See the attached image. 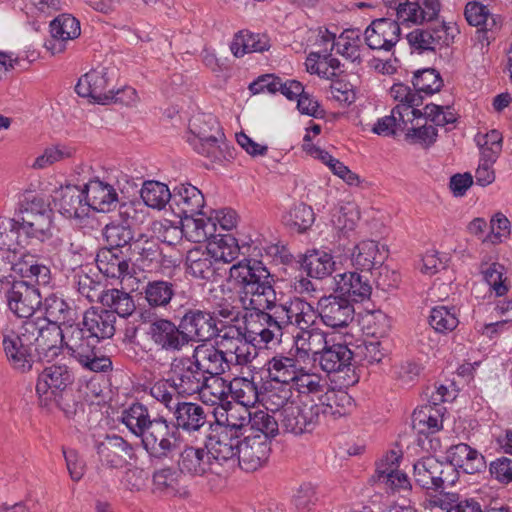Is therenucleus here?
I'll list each match as a JSON object with an SVG mask.
<instances>
[{"label": "nucleus", "instance_id": "c9c22d12", "mask_svg": "<svg viewBox=\"0 0 512 512\" xmlns=\"http://www.w3.org/2000/svg\"><path fill=\"white\" fill-rule=\"evenodd\" d=\"M336 290L341 296L355 302H362L371 295L372 287L366 275L357 272H345L335 276Z\"/></svg>", "mask_w": 512, "mask_h": 512}, {"label": "nucleus", "instance_id": "f3484780", "mask_svg": "<svg viewBox=\"0 0 512 512\" xmlns=\"http://www.w3.org/2000/svg\"><path fill=\"white\" fill-rule=\"evenodd\" d=\"M180 327L190 341L206 342L218 334L216 319L207 310L189 308L180 319Z\"/></svg>", "mask_w": 512, "mask_h": 512}, {"label": "nucleus", "instance_id": "e433bc0d", "mask_svg": "<svg viewBox=\"0 0 512 512\" xmlns=\"http://www.w3.org/2000/svg\"><path fill=\"white\" fill-rule=\"evenodd\" d=\"M325 382L321 375L312 373L302 366V371H298L296 377L290 383L297 400L304 403H315L314 396L322 395L325 390Z\"/></svg>", "mask_w": 512, "mask_h": 512}, {"label": "nucleus", "instance_id": "7c9ffc66", "mask_svg": "<svg viewBox=\"0 0 512 512\" xmlns=\"http://www.w3.org/2000/svg\"><path fill=\"white\" fill-rule=\"evenodd\" d=\"M52 40L46 47L52 54L60 53L65 49V42L80 36V22L71 14H61L50 23Z\"/></svg>", "mask_w": 512, "mask_h": 512}, {"label": "nucleus", "instance_id": "72a5a7b5", "mask_svg": "<svg viewBox=\"0 0 512 512\" xmlns=\"http://www.w3.org/2000/svg\"><path fill=\"white\" fill-rule=\"evenodd\" d=\"M447 464L467 474L479 473L486 468L483 455L466 443L451 446L447 451Z\"/></svg>", "mask_w": 512, "mask_h": 512}, {"label": "nucleus", "instance_id": "1a4fd4ad", "mask_svg": "<svg viewBox=\"0 0 512 512\" xmlns=\"http://www.w3.org/2000/svg\"><path fill=\"white\" fill-rule=\"evenodd\" d=\"M458 478V470L432 456L421 458L414 464L415 483L426 490L442 492L453 486Z\"/></svg>", "mask_w": 512, "mask_h": 512}, {"label": "nucleus", "instance_id": "4be33fe9", "mask_svg": "<svg viewBox=\"0 0 512 512\" xmlns=\"http://www.w3.org/2000/svg\"><path fill=\"white\" fill-rule=\"evenodd\" d=\"M439 0H406L397 11L396 22L400 25H422L435 20L440 12Z\"/></svg>", "mask_w": 512, "mask_h": 512}, {"label": "nucleus", "instance_id": "412c9836", "mask_svg": "<svg viewBox=\"0 0 512 512\" xmlns=\"http://www.w3.org/2000/svg\"><path fill=\"white\" fill-rule=\"evenodd\" d=\"M316 348L311 351L314 354V361L319 363V366L326 373L349 371L353 352L344 344L328 345L327 341L319 345L315 342Z\"/></svg>", "mask_w": 512, "mask_h": 512}, {"label": "nucleus", "instance_id": "dca6fc26", "mask_svg": "<svg viewBox=\"0 0 512 512\" xmlns=\"http://www.w3.org/2000/svg\"><path fill=\"white\" fill-rule=\"evenodd\" d=\"M316 311L327 327L332 329L346 328L354 319V306L346 297L336 294L322 296Z\"/></svg>", "mask_w": 512, "mask_h": 512}, {"label": "nucleus", "instance_id": "f8f14e48", "mask_svg": "<svg viewBox=\"0 0 512 512\" xmlns=\"http://www.w3.org/2000/svg\"><path fill=\"white\" fill-rule=\"evenodd\" d=\"M206 380L207 376L192 356L175 358L172 361L169 382L179 395L198 394Z\"/></svg>", "mask_w": 512, "mask_h": 512}, {"label": "nucleus", "instance_id": "a878e982", "mask_svg": "<svg viewBox=\"0 0 512 512\" xmlns=\"http://www.w3.org/2000/svg\"><path fill=\"white\" fill-rule=\"evenodd\" d=\"M421 116L422 112L420 110H412L408 105L397 104L392 109L390 115L377 120L372 128V132L383 136L405 132V130H408L409 124Z\"/></svg>", "mask_w": 512, "mask_h": 512}, {"label": "nucleus", "instance_id": "864d4df0", "mask_svg": "<svg viewBox=\"0 0 512 512\" xmlns=\"http://www.w3.org/2000/svg\"><path fill=\"white\" fill-rule=\"evenodd\" d=\"M446 34L445 25L431 30L415 29L407 34L409 45L419 51H434Z\"/></svg>", "mask_w": 512, "mask_h": 512}, {"label": "nucleus", "instance_id": "680f3d73", "mask_svg": "<svg viewBox=\"0 0 512 512\" xmlns=\"http://www.w3.org/2000/svg\"><path fill=\"white\" fill-rule=\"evenodd\" d=\"M205 403L212 405L223 402L229 395V382L221 376H207L203 389L198 393Z\"/></svg>", "mask_w": 512, "mask_h": 512}, {"label": "nucleus", "instance_id": "393cba45", "mask_svg": "<svg viewBox=\"0 0 512 512\" xmlns=\"http://www.w3.org/2000/svg\"><path fill=\"white\" fill-rule=\"evenodd\" d=\"M23 325L18 334L10 331L3 335L2 345L6 357L14 369L20 372L29 371L34 363L31 347L26 344Z\"/></svg>", "mask_w": 512, "mask_h": 512}, {"label": "nucleus", "instance_id": "79ce46f5", "mask_svg": "<svg viewBox=\"0 0 512 512\" xmlns=\"http://www.w3.org/2000/svg\"><path fill=\"white\" fill-rule=\"evenodd\" d=\"M208 249L216 258L218 263H230L235 260L240 253L250 255V245H239L237 239L231 234L214 235L213 240L209 242Z\"/></svg>", "mask_w": 512, "mask_h": 512}, {"label": "nucleus", "instance_id": "7ed1b4c3", "mask_svg": "<svg viewBox=\"0 0 512 512\" xmlns=\"http://www.w3.org/2000/svg\"><path fill=\"white\" fill-rule=\"evenodd\" d=\"M187 142L200 155L215 163L234 158V148L225 141L219 123L212 114L200 113L191 117Z\"/></svg>", "mask_w": 512, "mask_h": 512}, {"label": "nucleus", "instance_id": "338daca9", "mask_svg": "<svg viewBox=\"0 0 512 512\" xmlns=\"http://www.w3.org/2000/svg\"><path fill=\"white\" fill-rule=\"evenodd\" d=\"M20 221L14 219L0 220V251L5 250L17 252V247L22 246L19 240L22 229Z\"/></svg>", "mask_w": 512, "mask_h": 512}, {"label": "nucleus", "instance_id": "c85d7f7f", "mask_svg": "<svg viewBox=\"0 0 512 512\" xmlns=\"http://www.w3.org/2000/svg\"><path fill=\"white\" fill-rule=\"evenodd\" d=\"M153 490L168 497L185 498L189 495L184 475L179 468L165 466L152 475Z\"/></svg>", "mask_w": 512, "mask_h": 512}, {"label": "nucleus", "instance_id": "9d476101", "mask_svg": "<svg viewBox=\"0 0 512 512\" xmlns=\"http://www.w3.org/2000/svg\"><path fill=\"white\" fill-rule=\"evenodd\" d=\"M74 383V373L66 364H52L39 374L36 392L41 406L48 407L53 397L66 396Z\"/></svg>", "mask_w": 512, "mask_h": 512}, {"label": "nucleus", "instance_id": "473e14b6", "mask_svg": "<svg viewBox=\"0 0 512 512\" xmlns=\"http://www.w3.org/2000/svg\"><path fill=\"white\" fill-rule=\"evenodd\" d=\"M173 415L177 431L182 429L188 433L200 432L209 424L205 409L197 403L177 402Z\"/></svg>", "mask_w": 512, "mask_h": 512}, {"label": "nucleus", "instance_id": "5fc2aeb1", "mask_svg": "<svg viewBox=\"0 0 512 512\" xmlns=\"http://www.w3.org/2000/svg\"><path fill=\"white\" fill-rule=\"evenodd\" d=\"M361 46V32L357 29H346L337 38L335 49L337 54L350 62L360 63Z\"/></svg>", "mask_w": 512, "mask_h": 512}, {"label": "nucleus", "instance_id": "6e6552de", "mask_svg": "<svg viewBox=\"0 0 512 512\" xmlns=\"http://www.w3.org/2000/svg\"><path fill=\"white\" fill-rule=\"evenodd\" d=\"M116 72L114 67L91 69L78 79L75 91L90 103L107 105L117 102V95L124 91V87L115 88L112 85Z\"/></svg>", "mask_w": 512, "mask_h": 512}, {"label": "nucleus", "instance_id": "f03ea898", "mask_svg": "<svg viewBox=\"0 0 512 512\" xmlns=\"http://www.w3.org/2000/svg\"><path fill=\"white\" fill-rule=\"evenodd\" d=\"M130 433L140 441L151 460L163 461L177 452L182 443L180 431L164 417L151 418L141 403L130 405Z\"/></svg>", "mask_w": 512, "mask_h": 512}, {"label": "nucleus", "instance_id": "ea45409f", "mask_svg": "<svg viewBox=\"0 0 512 512\" xmlns=\"http://www.w3.org/2000/svg\"><path fill=\"white\" fill-rule=\"evenodd\" d=\"M297 258V263L312 278L323 279L334 270L333 256L324 250H307L305 254H298Z\"/></svg>", "mask_w": 512, "mask_h": 512}, {"label": "nucleus", "instance_id": "b1692460", "mask_svg": "<svg viewBox=\"0 0 512 512\" xmlns=\"http://www.w3.org/2000/svg\"><path fill=\"white\" fill-rule=\"evenodd\" d=\"M352 243L354 248L351 261L353 266L361 271L370 272L376 266H381L388 256L387 247H380L378 240L360 238Z\"/></svg>", "mask_w": 512, "mask_h": 512}, {"label": "nucleus", "instance_id": "5701e85b", "mask_svg": "<svg viewBox=\"0 0 512 512\" xmlns=\"http://www.w3.org/2000/svg\"><path fill=\"white\" fill-rule=\"evenodd\" d=\"M270 452V441L261 438L260 435L248 434L241 440L238 455L239 465L243 470L253 472L266 463Z\"/></svg>", "mask_w": 512, "mask_h": 512}, {"label": "nucleus", "instance_id": "c03bdc74", "mask_svg": "<svg viewBox=\"0 0 512 512\" xmlns=\"http://www.w3.org/2000/svg\"><path fill=\"white\" fill-rule=\"evenodd\" d=\"M270 47V39L266 34L253 33L248 30L237 32L230 44V50L237 58L248 53L264 52Z\"/></svg>", "mask_w": 512, "mask_h": 512}, {"label": "nucleus", "instance_id": "4d7b16f0", "mask_svg": "<svg viewBox=\"0 0 512 512\" xmlns=\"http://www.w3.org/2000/svg\"><path fill=\"white\" fill-rule=\"evenodd\" d=\"M60 212L67 218L81 219L91 210L89 194H62Z\"/></svg>", "mask_w": 512, "mask_h": 512}, {"label": "nucleus", "instance_id": "49530a36", "mask_svg": "<svg viewBox=\"0 0 512 512\" xmlns=\"http://www.w3.org/2000/svg\"><path fill=\"white\" fill-rule=\"evenodd\" d=\"M13 272L23 278L35 281L37 285H47L50 282V269L39 263L36 256L32 254H20L13 264Z\"/></svg>", "mask_w": 512, "mask_h": 512}, {"label": "nucleus", "instance_id": "a19ab883", "mask_svg": "<svg viewBox=\"0 0 512 512\" xmlns=\"http://www.w3.org/2000/svg\"><path fill=\"white\" fill-rule=\"evenodd\" d=\"M268 377L278 384H290L302 365L295 356L278 353L267 361Z\"/></svg>", "mask_w": 512, "mask_h": 512}, {"label": "nucleus", "instance_id": "0eeeda50", "mask_svg": "<svg viewBox=\"0 0 512 512\" xmlns=\"http://www.w3.org/2000/svg\"><path fill=\"white\" fill-rule=\"evenodd\" d=\"M176 294L175 283L166 280L148 281L141 293L130 295V317L142 323L151 322L157 316V308H167Z\"/></svg>", "mask_w": 512, "mask_h": 512}, {"label": "nucleus", "instance_id": "de8ad7c7", "mask_svg": "<svg viewBox=\"0 0 512 512\" xmlns=\"http://www.w3.org/2000/svg\"><path fill=\"white\" fill-rule=\"evenodd\" d=\"M444 407L428 403L415 409L412 415V426L420 434H432L442 428Z\"/></svg>", "mask_w": 512, "mask_h": 512}, {"label": "nucleus", "instance_id": "37998d69", "mask_svg": "<svg viewBox=\"0 0 512 512\" xmlns=\"http://www.w3.org/2000/svg\"><path fill=\"white\" fill-rule=\"evenodd\" d=\"M128 249H101L96 257L99 271L111 278H124L128 273Z\"/></svg>", "mask_w": 512, "mask_h": 512}, {"label": "nucleus", "instance_id": "aec40b11", "mask_svg": "<svg viewBox=\"0 0 512 512\" xmlns=\"http://www.w3.org/2000/svg\"><path fill=\"white\" fill-rule=\"evenodd\" d=\"M149 329L147 334L150 335L154 344L165 351H180L188 344V339L183 333L180 324L176 325L169 319L157 318L148 322Z\"/></svg>", "mask_w": 512, "mask_h": 512}, {"label": "nucleus", "instance_id": "603ef678", "mask_svg": "<svg viewBox=\"0 0 512 512\" xmlns=\"http://www.w3.org/2000/svg\"><path fill=\"white\" fill-rule=\"evenodd\" d=\"M52 215L53 211L37 216L32 215V217H21L22 233L42 242L50 239L52 237Z\"/></svg>", "mask_w": 512, "mask_h": 512}, {"label": "nucleus", "instance_id": "a211bd4d", "mask_svg": "<svg viewBox=\"0 0 512 512\" xmlns=\"http://www.w3.org/2000/svg\"><path fill=\"white\" fill-rule=\"evenodd\" d=\"M6 298L9 309L20 318H30L42 304L39 289L23 280H13Z\"/></svg>", "mask_w": 512, "mask_h": 512}, {"label": "nucleus", "instance_id": "052dcab7", "mask_svg": "<svg viewBox=\"0 0 512 512\" xmlns=\"http://www.w3.org/2000/svg\"><path fill=\"white\" fill-rule=\"evenodd\" d=\"M246 337V333L243 332L240 327L235 325L218 328V334L214 336V338H216L215 345L220 349L224 356H226V358L232 357V351H236L239 343Z\"/></svg>", "mask_w": 512, "mask_h": 512}, {"label": "nucleus", "instance_id": "2eb2a0df", "mask_svg": "<svg viewBox=\"0 0 512 512\" xmlns=\"http://www.w3.org/2000/svg\"><path fill=\"white\" fill-rule=\"evenodd\" d=\"M464 16L469 25L477 27L475 42L481 45V49L488 47L501 28V17L491 13L487 6L478 1L466 4Z\"/></svg>", "mask_w": 512, "mask_h": 512}, {"label": "nucleus", "instance_id": "09e8293b", "mask_svg": "<svg viewBox=\"0 0 512 512\" xmlns=\"http://www.w3.org/2000/svg\"><path fill=\"white\" fill-rule=\"evenodd\" d=\"M318 399L319 403H316V406L319 408V415L341 417L348 414L353 406L351 396L345 392L328 391Z\"/></svg>", "mask_w": 512, "mask_h": 512}, {"label": "nucleus", "instance_id": "20e7f679", "mask_svg": "<svg viewBox=\"0 0 512 512\" xmlns=\"http://www.w3.org/2000/svg\"><path fill=\"white\" fill-rule=\"evenodd\" d=\"M230 279L249 297L248 305L268 306L274 299V277L264 264L256 259L244 258L231 266Z\"/></svg>", "mask_w": 512, "mask_h": 512}, {"label": "nucleus", "instance_id": "9b49d317", "mask_svg": "<svg viewBox=\"0 0 512 512\" xmlns=\"http://www.w3.org/2000/svg\"><path fill=\"white\" fill-rule=\"evenodd\" d=\"M283 433L301 435L312 432L319 422V408L316 403L292 402L277 414Z\"/></svg>", "mask_w": 512, "mask_h": 512}, {"label": "nucleus", "instance_id": "4468645a", "mask_svg": "<svg viewBox=\"0 0 512 512\" xmlns=\"http://www.w3.org/2000/svg\"><path fill=\"white\" fill-rule=\"evenodd\" d=\"M197 202L196 208L182 209L179 212L182 235L190 242L203 243L213 238L216 231L215 223L205 217L201 211L204 203V194H192Z\"/></svg>", "mask_w": 512, "mask_h": 512}, {"label": "nucleus", "instance_id": "6e6d98bb", "mask_svg": "<svg viewBox=\"0 0 512 512\" xmlns=\"http://www.w3.org/2000/svg\"><path fill=\"white\" fill-rule=\"evenodd\" d=\"M283 221L287 227L303 233L307 231L315 221L313 209L305 203L294 204L284 215Z\"/></svg>", "mask_w": 512, "mask_h": 512}, {"label": "nucleus", "instance_id": "f257e3e1", "mask_svg": "<svg viewBox=\"0 0 512 512\" xmlns=\"http://www.w3.org/2000/svg\"><path fill=\"white\" fill-rule=\"evenodd\" d=\"M116 309L91 307L86 310L82 322L77 321L66 332L67 354L85 370L105 372L112 362L105 356L97 354V345L111 338L116 331Z\"/></svg>", "mask_w": 512, "mask_h": 512}, {"label": "nucleus", "instance_id": "c756f323", "mask_svg": "<svg viewBox=\"0 0 512 512\" xmlns=\"http://www.w3.org/2000/svg\"><path fill=\"white\" fill-rule=\"evenodd\" d=\"M249 423H251V412L244 406H230L225 413L216 417V429L239 440L249 434Z\"/></svg>", "mask_w": 512, "mask_h": 512}, {"label": "nucleus", "instance_id": "69168bd1", "mask_svg": "<svg viewBox=\"0 0 512 512\" xmlns=\"http://www.w3.org/2000/svg\"><path fill=\"white\" fill-rule=\"evenodd\" d=\"M475 142L480 149L481 156L487 157L489 160H496L502 150V134L498 130L477 133Z\"/></svg>", "mask_w": 512, "mask_h": 512}, {"label": "nucleus", "instance_id": "39448f33", "mask_svg": "<svg viewBox=\"0 0 512 512\" xmlns=\"http://www.w3.org/2000/svg\"><path fill=\"white\" fill-rule=\"evenodd\" d=\"M24 342L29 344L36 361H51L57 357L61 348L66 349L65 331L45 319H28L23 322Z\"/></svg>", "mask_w": 512, "mask_h": 512}, {"label": "nucleus", "instance_id": "e2e57ef3", "mask_svg": "<svg viewBox=\"0 0 512 512\" xmlns=\"http://www.w3.org/2000/svg\"><path fill=\"white\" fill-rule=\"evenodd\" d=\"M429 324L439 333L445 334L453 331L459 324L455 307H434L430 312Z\"/></svg>", "mask_w": 512, "mask_h": 512}, {"label": "nucleus", "instance_id": "a18cd8bd", "mask_svg": "<svg viewBox=\"0 0 512 512\" xmlns=\"http://www.w3.org/2000/svg\"><path fill=\"white\" fill-rule=\"evenodd\" d=\"M315 311L313 306L304 301L301 304L299 314L296 317L294 325H296L302 332L301 338L307 341V350L314 351L315 342L319 345L325 342V333L318 328H313L315 322Z\"/></svg>", "mask_w": 512, "mask_h": 512}, {"label": "nucleus", "instance_id": "423d86ee", "mask_svg": "<svg viewBox=\"0 0 512 512\" xmlns=\"http://www.w3.org/2000/svg\"><path fill=\"white\" fill-rule=\"evenodd\" d=\"M91 272L92 268L88 266H80L74 270L73 286L78 293L89 302L100 301L104 306L116 309L120 318L127 319L128 292L117 288L104 291L99 275L97 273L92 275Z\"/></svg>", "mask_w": 512, "mask_h": 512}, {"label": "nucleus", "instance_id": "2f4dec72", "mask_svg": "<svg viewBox=\"0 0 512 512\" xmlns=\"http://www.w3.org/2000/svg\"><path fill=\"white\" fill-rule=\"evenodd\" d=\"M192 357L206 376H221L231 370L226 356L216 345L206 343L197 345Z\"/></svg>", "mask_w": 512, "mask_h": 512}, {"label": "nucleus", "instance_id": "58836bf2", "mask_svg": "<svg viewBox=\"0 0 512 512\" xmlns=\"http://www.w3.org/2000/svg\"><path fill=\"white\" fill-rule=\"evenodd\" d=\"M187 271L195 278L210 280L216 274L218 261L208 249L194 247L186 255Z\"/></svg>", "mask_w": 512, "mask_h": 512}, {"label": "nucleus", "instance_id": "774afa93", "mask_svg": "<svg viewBox=\"0 0 512 512\" xmlns=\"http://www.w3.org/2000/svg\"><path fill=\"white\" fill-rule=\"evenodd\" d=\"M420 119H425V121L429 120L436 126H445L447 124L454 123L456 121V116L450 106L431 103L425 106L424 113H422V116L416 120L419 121Z\"/></svg>", "mask_w": 512, "mask_h": 512}, {"label": "nucleus", "instance_id": "f704fd0d", "mask_svg": "<svg viewBox=\"0 0 512 512\" xmlns=\"http://www.w3.org/2000/svg\"><path fill=\"white\" fill-rule=\"evenodd\" d=\"M215 434L209 437L206 449L211 460L216 465H222L228 461L238 460L241 440L228 435L226 432L214 430Z\"/></svg>", "mask_w": 512, "mask_h": 512}, {"label": "nucleus", "instance_id": "bf43d9fd", "mask_svg": "<svg viewBox=\"0 0 512 512\" xmlns=\"http://www.w3.org/2000/svg\"><path fill=\"white\" fill-rule=\"evenodd\" d=\"M229 394L239 405L248 408L258 400L257 385L247 378L235 377L229 382Z\"/></svg>", "mask_w": 512, "mask_h": 512}, {"label": "nucleus", "instance_id": "bb28decb", "mask_svg": "<svg viewBox=\"0 0 512 512\" xmlns=\"http://www.w3.org/2000/svg\"><path fill=\"white\" fill-rule=\"evenodd\" d=\"M44 317L52 324H56L61 327V330L67 332L70 326H75L79 320V314L73 305L67 302L64 298L57 296L56 294L48 295L43 301ZM66 340V335L64 336Z\"/></svg>", "mask_w": 512, "mask_h": 512}, {"label": "nucleus", "instance_id": "3c124183", "mask_svg": "<svg viewBox=\"0 0 512 512\" xmlns=\"http://www.w3.org/2000/svg\"><path fill=\"white\" fill-rule=\"evenodd\" d=\"M249 434L260 435L270 441L271 438L277 436L281 429L277 414H269L268 410H257L251 412V423Z\"/></svg>", "mask_w": 512, "mask_h": 512}, {"label": "nucleus", "instance_id": "6ab92c4d", "mask_svg": "<svg viewBox=\"0 0 512 512\" xmlns=\"http://www.w3.org/2000/svg\"><path fill=\"white\" fill-rule=\"evenodd\" d=\"M399 23L390 18H379L371 22L364 32L367 46L372 50L391 52L399 42Z\"/></svg>", "mask_w": 512, "mask_h": 512}, {"label": "nucleus", "instance_id": "8fccbe9b", "mask_svg": "<svg viewBox=\"0 0 512 512\" xmlns=\"http://www.w3.org/2000/svg\"><path fill=\"white\" fill-rule=\"evenodd\" d=\"M157 253L156 243L153 240L141 236L132 242L130 237V262L139 270H149Z\"/></svg>", "mask_w": 512, "mask_h": 512}, {"label": "nucleus", "instance_id": "cd10ccee", "mask_svg": "<svg viewBox=\"0 0 512 512\" xmlns=\"http://www.w3.org/2000/svg\"><path fill=\"white\" fill-rule=\"evenodd\" d=\"M177 465L183 475L192 477L217 473L215 462L211 460V456L205 448L185 447L179 454Z\"/></svg>", "mask_w": 512, "mask_h": 512}, {"label": "nucleus", "instance_id": "13d9d810", "mask_svg": "<svg viewBox=\"0 0 512 512\" xmlns=\"http://www.w3.org/2000/svg\"><path fill=\"white\" fill-rule=\"evenodd\" d=\"M296 399L290 384H280L279 386L267 389L263 401L266 410L278 414L281 409H284L292 402H296Z\"/></svg>", "mask_w": 512, "mask_h": 512}, {"label": "nucleus", "instance_id": "4c0bfd02", "mask_svg": "<svg viewBox=\"0 0 512 512\" xmlns=\"http://www.w3.org/2000/svg\"><path fill=\"white\" fill-rule=\"evenodd\" d=\"M100 460L111 468H122L126 465L128 454L127 441L116 434H108L105 439L96 444Z\"/></svg>", "mask_w": 512, "mask_h": 512}, {"label": "nucleus", "instance_id": "ddd939ff", "mask_svg": "<svg viewBox=\"0 0 512 512\" xmlns=\"http://www.w3.org/2000/svg\"><path fill=\"white\" fill-rule=\"evenodd\" d=\"M360 211L354 201H340L331 210V223L336 231L339 245L346 247L350 242H356L366 236L360 228Z\"/></svg>", "mask_w": 512, "mask_h": 512}, {"label": "nucleus", "instance_id": "0e129e2a", "mask_svg": "<svg viewBox=\"0 0 512 512\" xmlns=\"http://www.w3.org/2000/svg\"><path fill=\"white\" fill-rule=\"evenodd\" d=\"M412 83L417 92L432 95L440 90L443 80L437 70L426 68L414 73Z\"/></svg>", "mask_w": 512, "mask_h": 512}]
</instances>
